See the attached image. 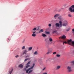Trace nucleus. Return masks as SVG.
<instances>
[{
  "label": "nucleus",
  "mask_w": 74,
  "mask_h": 74,
  "mask_svg": "<svg viewBox=\"0 0 74 74\" xmlns=\"http://www.w3.org/2000/svg\"><path fill=\"white\" fill-rule=\"evenodd\" d=\"M59 15H60V14H57L55 15L54 16L55 19H56V18H57V17H58V16H59Z\"/></svg>",
  "instance_id": "5"
},
{
  "label": "nucleus",
  "mask_w": 74,
  "mask_h": 74,
  "mask_svg": "<svg viewBox=\"0 0 74 74\" xmlns=\"http://www.w3.org/2000/svg\"><path fill=\"white\" fill-rule=\"evenodd\" d=\"M38 29H37V30H38Z\"/></svg>",
  "instance_id": "47"
},
{
  "label": "nucleus",
  "mask_w": 74,
  "mask_h": 74,
  "mask_svg": "<svg viewBox=\"0 0 74 74\" xmlns=\"http://www.w3.org/2000/svg\"><path fill=\"white\" fill-rule=\"evenodd\" d=\"M70 30V28L66 30V31H69Z\"/></svg>",
  "instance_id": "40"
},
{
  "label": "nucleus",
  "mask_w": 74,
  "mask_h": 74,
  "mask_svg": "<svg viewBox=\"0 0 74 74\" xmlns=\"http://www.w3.org/2000/svg\"><path fill=\"white\" fill-rule=\"evenodd\" d=\"M59 23L60 24L58 23H56L55 25L57 27H62V22L61 21H60Z\"/></svg>",
  "instance_id": "1"
},
{
  "label": "nucleus",
  "mask_w": 74,
  "mask_h": 74,
  "mask_svg": "<svg viewBox=\"0 0 74 74\" xmlns=\"http://www.w3.org/2000/svg\"><path fill=\"white\" fill-rule=\"evenodd\" d=\"M30 67V65H27L26 66V68H28V67Z\"/></svg>",
  "instance_id": "25"
},
{
  "label": "nucleus",
  "mask_w": 74,
  "mask_h": 74,
  "mask_svg": "<svg viewBox=\"0 0 74 74\" xmlns=\"http://www.w3.org/2000/svg\"><path fill=\"white\" fill-rule=\"evenodd\" d=\"M34 55H38V52H37V51H36L34 52Z\"/></svg>",
  "instance_id": "18"
},
{
  "label": "nucleus",
  "mask_w": 74,
  "mask_h": 74,
  "mask_svg": "<svg viewBox=\"0 0 74 74\" xmlns=\"http://www.w3.org/2000/svg\"><path fill=\"white\" fill-rule=\"evenodd\" d=\"M52 42H49L47 44V45H51V44H52Z\"/></svg>",
  "instance_id": "15"
},
{
  "label": "nucleus",
  "mask_w": 74,
  "mask_h": 74,
  "mask_svg": "<svg viewBox=\"0 0 74 74\" xmlns=\"http://www.w3.org/2000/svg\"><path fill=\"white\" fill-rule=\"evenodd\" d=\"M8 39L9 40V41H10V39H9V38Z\"/></svg>",
  "instance_id": "49"
},
{
  "label": "nucleus",
  "mask_w": 74,
  "mask_h": 74,
  "mask_svg": "<svg viewBox=\"0 0 74 74\" xmlns=\"http://www.w3.org/2000/svg\"><path fill=\"white\" fill-rule=\"evenodd\" d=\"M71 69V66H68L67 67V69L68 70V72H71V71H72V70Z\"/></svg>",
  "instance_id": "4"
},
{
  "label": "nucleus",
  "mask_w": 74,
  "mask_h": 74,
  "mask_svg": "<svg viewBox=\"0 0 74 74\" xmlns=\"http://www.w3.org/2000/svg\"><path fill=\"white\" fill-rule=\"evenodd\" d=\"M32 71H33V70L29 71L28 72V74H30V73H31V72H32Z\"/></svg>",
  "instance_id": "24"
},
{
  "label": "nucleus",
  "mask_w": 74,
  "mask_h": 74,
  "mask_svg": "<svg viewBox=\"0 0 74 74\" xmlns=\"http://www.w3.org/2000/svg\"><path fill=\"white\" fill-rule=\"evenodd\" d=\"M56 56L57 57H60V55L59 54H57Z\"/></svg>",
  "instance_id": "26"
},
{
  "label": "nucleus",
  "mask_w": 74,
  "mask_h": 74,
  "mask_svg": "<svg viewBox=\"0 0 74 74\" xmlns=\"http://www.w3.org/2000/svg\"><path fill=\"white\" fill-rule=\"evenodd\" d=\"M49 26L50 27L51 26V24H49Z\"/></svg>",
  "instance_id": "38"
},
{
  "label": "nucleus",
  "mask_w": 74,
  "mask_h": 74,
  "mask_svg": "<svg viewBox=\"0 0 74 74\" xmlns=\"http://www.w3.org/2000/svg\"><path fill=\"white\" fill-rule=\"evenodd\" d=\"M53 33H56V34H57L58 33V32H57L56 31H53Z\"/></svg>",
  "instance_id": "19"
},
{
  "label": "nucleus",
  "mask_w": 74,
  "mask_h": 74,
  "mask_svg": "<svg viewBox=\"0 0 74 74\" xmlns=\"http://www.w3.org/2000/svg\"><path fill=\"white\" fill-rule=\"evenodd\" d=\"M58 18L60 20H62V19H63V18H62V16H60L58 17Z\"/></svg>",
  "instance_id": "16"
},
{
  "label": "nucleus",
  "mask_w": 74,
  "mask_h": 74,
  "mask_svg": "<svg viewBox=\"0 0 74 74\" xmlns=\"http://www.w3.org/2000/svg\"><path fill=\"white\" fill-rule=\"evenodd\" d=\"M50 32H47V34H49Z\"/></svg>",
  "instance_id": "31"
},
{
  "label": "nucleus",
  "mask_w": 74,
  "mask_h": 74,
  "mask_svg": "<svg viewBox=\"0 0 74 74\" xmlns=\"http://www.w3.org/2000/svg\"><path fill=\"white\" fill-rule=\"evenodd\" d=\"M68 16H69V17H72V16H71V14H68Z\"/></svg>",
  "instance_id": "27"
},
{
  "label": "nucleus",
  "mask_w": 74,
  "mask_h": 74,
  "mask_svg": "<svg viewBox=\"0 0 74 74\" xmlns=\"http://www.w3.org/2000/svg\"><path fill=\"white\" fill-rule=\"evenodd\" d=\"M27 59H28V58H26V59H25L24 60V62H26V61H27V60H28Z\"/></svg>",
  "instance_id": "33"
},
{
  "label": "nucleus",
  "mask_w": 74,
  "mask_h": 74,
  "mask_svg": "<svg viewBox=\"0 0 74 74\" xmlns=\"http://www.w3.org/2000/svg\"><path fill=\"white\" fill-rule=\"evenodd\" d=\"M45 33H47V31H45Z\"/></svg>",
  "instance_id": "48"
},
{
  "label": "nucleus",
  "mask_w": 74,
  "mask_h": 74,
  "mask_svg": "<svg viewBox=\"0 0 74 74\" xmlns=\"http://www.w3.org/2000/svg\"><path fill=\"white\" fill-rule=\"evenodd\" d=\"M30 63V61H29L27 64V65H28V64H29Z\"/></svg>",
  "instance_id": "29"
},
{
  "label": "nucleus",
  "mask_w": 74,
  "mask_h": 74,
  "mask_svg": "<svg viewBox=\"0 0 74 74\" xmlns=\"http://www.w3.org/2000/svg\"><path fill=\"white\" fill-rule=\"evenodd\" d=\"M25 49V46H23L22 48V49Z\"/></svg>",
  "instance_id": "32"
},
{
  "label": "nucleus",
  "mask_w": 74,
  "mask_h": 74,
  "mask_svg": "<svg viewBox=\"0 0 74 74\" xmlns=\"http://www.w3.org/2000/svg\"><path fill=\"white\" fill-rule=\"evenodd\" d=\"M34 65H35V64H34V63L33 65V66L31 67L30 68H29V69H30V70H31V69H33V67H34Z\"/></svg>",
  "instance_id": "11"
},
{
  "label": "nucleus",
  "mask_w": 74,
  "mask_h": 74,
  "mask_svg": "<svg viewBox=\"0 0 74 74\" xmlns=\"http://www.w3.org/2000/svg\"><path fill=\"white\" fill-rule=\"evenodd\" d=\"M69 10L71 12H74V5H73L69 8Z\"/></svg>",
  "instance_id": "3"
},
{
  "label": "nucleus",
  "mask_w": 74,
  "mask_h": 74,
  "mask_svg": "<svg viewBox=\"0 0 74 74\" xmlns=\"http://www.w3.org/2000/svg\"><path fill=\"white\" fill-rule=\"evenodd\" d=\"M32 47H29L28 49V51H31V50L32 49Z\"/></svg>",
  "instance_id": "14"
},
{
  "label": "nucleus",
  "mask_w": 74,
  "mask_h": 74,
  "mask_svg": "<svg viewBox=\"0 0 74 74\" xmlns=\"http://www.w3.org/2000/svg\"><path fill=\"white\" fill-rule=\"evenodd\" d=\"M59 38H60V37H59Z\"/></svg>",
  "instance_id": "50"
},
{
  "label": "nucleus",
  "mask_w": 74,
  "mask_h": 74,
  "mask_svg": "<svg viewBox=\"0 0 74 74\" xmlns=\"http://www.w3.org/2000/svg\"><path fill=\"white\" fill-rule=\"evenodd\" d=\"M43 74H47V73H44Z\"/></svg>",
  "instance_id": "45"
},
{
  "label": "nucleus",
  "mask_w": 74,
  "mask_h": 74,
  "mask_svg": "<svg viewBox=\"0 0 74 74\" xmlns=\"http://www.w3.org/2000/svg\"><path fill=\"white\" fill-rule=\"evenodd\" d=\"M45 69V68H44L43 69V70L44 71Z\"/></svg>",
  "instance_id": "42"
},
{
  "label": "nucleus",
  "mask_w": 74,
  "mask_h": 74,
  "mask_svg": "<svg viewBox=\"0 0 74 74\" xmlns=\"http://www.w3.org/2000/svg\"><path fill=\"white\" fill-rule=\"evenodd\" d=\"M67 43L69 44V45H71L72 44L73 46L74 47V41H73L72 42V40L70 39V40H68L67 42Z\"/></svg>",
  "instance_id": "2"
},
{
  "label": "nucleus",
  "mask_w": 74,
  "mask_h": 74,
  "mask_svg": "<svg viewBox=\"0 0 74 74\" xmlns=\"http://www.w3.org/2000/svg\"><path fill=\"white\" fill-rule=\"evenodd\" d=\"M12 71H13V69H12L11 71L10 72V74H11Z\"/></svg>",
  "instance_id": "23"
},
{
  "label": "nucleus",
  "mask_w": 74,
  "mask_h": 74,
  "mask_svg": "<svg viewBox=\"0 0 74 74\" xmlns=\"http://www.w3.org/2000/svg\"><path fill=\"white\" fill-rule=\"evenodd\" d=\"M37 30V28L36 27H34L32 29V32L35 31Z\"/></svg>",
  "instance_id": "7"
},
{
  "label": "nucleus",
  "mask_w": 74,
  "mask_h": 74,
  "mask_svg": "<svg viewBox=\"0 0 74 74\" xmlns=\"http://www.w3.org/2000/svg\"><path fill=\"white\" fill-rule=\"evenodd\" d=\"M18 67L20 68L21 69H23V66L22 64H20L19 65Z\"/></svg>",
  "instance_id": "6"
},
{
  "label": "nucleus",
  "mask_w": 74,
  "mask_h": 74,
  "mask_svg": "<svg viewBox=\"0 0 74 74\" xmlns=\"http://www.w3.org/2000/svg\"><path fill=\"white\" fill-rule=\"evenodd\" d=\"M61 38H64L65 39L66 38V37L65 35H63V36L61 37Z\"/></svg>",
  "instance_id": "12"
},
{
  "label": "nucleus",
  "mask_w": 74,
  "mask_h": 74,
  "mask_svg": "<svg viewBox=\"0 0 74 74\" xmlns=\"http://www.w3.org/2000/svg\"><path fill=\"white\" fill-rule=\"evenodd\" d=\"M25 57H26V58H27V57H29V56H26Z\"/></svg>",
  "instance_id": "43"
},
{
  "label": "nucleus",
  "mask_w": 74,
  "mask_h": 74,
  "mask_svg": "<svg viewBox=\"0 0 74 74\" xmlns=\"http://www.w3.org/2000/svg\"><path fill=\"white\" fill-rule=\"evenodd\" d=\"M49 40L50 42H52L53 40L52 38H49Z\"/></svg>",
  "instance_id": "22"
},
{
  "label": "nucleus",
  "mask_w": 74,
  "mask_h": 74,
  "mask_svg": "<svg viewBox=\"0 0 74 74\" xmlns=\"http://www.w3.org/2000/svg\"><path fill=\"white\" fill-rule=\"evenodd\" d=\"M29 59H30V58H29Z\"/></svg>",
  "instance_id": "51"
},
{
  "label": "nucleus",
  "mask_w": 74,
  "mask_h": 74,
  "mask_svg": "<svg viewBox=\"0 0 74 74\" xmlns=\"http://www.w3.org/2000/svg\"><path fill=\"white\" fill-rule=\"evenodd\" d=\"M60 67H61V66H57L56 68V70H59V69H60Z\"/></svg>",
  "instance_id": "10"
},
{
  "label": "nucleus",
  "mask_w": 74,
  "mask_h": 74,
  "mask_svg": "<svg viewBox=\"0 0 74 74\" xmlns=\"http://www.w3.org/2000/svg\"><path fill=\"white\" fill-rule=\"evenodd\" d=\"M30 69L29 68L27 69V70L26 71V73H28V72H29V70H30Z\"/></svg>",
  "instance_id": "21"
},
{
  "label": "nucleus",
  "mask_w": 74,
  "mask_h": 74,
  "mask_svg": "<svg viewBox=\"0 0 74 74\" xmlns=\"http://www.w3.org/2000/svg\"><path fill=\"white\" fill-rule=\"evenodd\" d=\"M50 53V51H49L47 52V54H49Z\"/></svg>",
  "instance_id": "34"
},
{
  "label": "nucleus",
  "mask_w": 74,
  "mask_h": 74,
  "mask_svg": "<svg viewBox=\"0 0 74 74\" xmlns=\"http://www.w3.org/2000/svg\"><path fill=\"white\" fill-rule=\"evenodd\" d=\"M44 32V29H41L40 31H39V33H40L41 32Z\"/></svg>",
  "instance_id": "13"
},
{
  "label": "nucleus",
  "mask_w": 74,
  "mask_h": 74,
  "mask_svg": "<svg viewBox=\"0 0 74 74\" xmlns=\"http://www.w3.org/2000/svg\"><path fill=\"white\" fill-rule=\"evenodd\" d=\"M62 9L63 10V8H62L61 9H60L58 10V11H59V12H60V11H61Z\"/></svg>",
  "instance_id": "30"
},
{
  "label": "nucleus",
  "mask_w": 74,
  "mask_h": 74,
  "mask_svg": "<svg viewBox=\"0 0 74 74\" xmlns=\"http://www.w3.org/2000/svg\"><path fill=\"white\" fill-rule=\"evenodd\" d=\"M25 42V40H24L23 41V43H24V42Z\"/></svg>",
  "instance_id": "44"
},
{
  "label": "nucleus",
  "mask_w": 74,
  "mask_h": 74,
  "mask_svg": "<svg viewBox=\"0 0 74 74\" xmlns=\"http://www.w3.org/2000/svg\"><path fill=\"white\" fill-rule=\"evenodd\" d=\"M27 52V51L26 50H25L24 51V52L23 53V55H24V54H26V53Z\"/></svg>",
  "instance_id": "9"
},
{
  "label": "nucleus",
  "mask_w": 74,
  "mask_h": 74,
  "mask_svg": "<svg viewBox=\"0 0 74 74\" xmlns=\"http://www.w3.org/2000/svg\"><path fill=\"white\" fill-rule=\"evenodd\" d=\"M64 42H63V45H64Z\"/></svg>",
  "instance_id": "46"
},
{
  "label": "nucleus",
  "mask_w": 74,
  "mask_h": 74,
  "mask_svg": "<svg viewBox=\"0 0 74 74\" xmlns=\"http://www.w3.org/2000/svg\"><path fill=\"white\" fill-rule=\"evenodd\" d=\"M55 54H56V52H54L53 53V55H55Z\"/></svg>",
  "instance_id": "35"
},
{
  "label": "nucleus",
  "mask_w": 74,
  "mask_h": 74,
  "mask_svg": "<svg viewBox=\"0 0 74 74\" xmlns=\"http://www.w3.org/2000/svg\"><path fill=\"white\" fill-rule=\"evenodd\" d=\"M46 35L45 34H42V36L43 37H45L46 36Z\"/></svg>",
  "instance_id": "20"
},
{
  "label": "nucleus",
  "mask_w": 74,
  "mask_h": 74,
  "mask_svg": "<svg viewBox=\"0 0 74 74\" xmlns=\"http://www.w3.org/2000/svg\"><path fill=\"white\" fill-rule=\"evenodd\" d=\"M45 42H47V39L45 38Z\"/></svg>",
  "instance_id": "37"
},
{
  "label": "nucleus",
  "mask_w": 74,
  "mask_h": 74,
  "mask_svg": "<svg viewBox=\"0 0 74 74\" xmlns=\"http://www.w3.org/2000/svg\"><path fill=\"white\" fill-rule=\"evenodd\" d=\"M32 37H36V34H32Z\"/></svg>",
  "instance_id": "17"
},
{
  "label": "nucleus",
  "mask_w": 74,
  "mask_h": 74,
  "mask_svg": "<svg viewBox=\"0 0 74 74\" xmlns=\"http://www.w3.org/2000/svg\"><path fill=\"white\" fill-rule=\"evenodd\" d=\"M33 34H35L36 33V31L32 32Z\"/></svg>",
  "instance_id": "28"
},
{
  "label": "nucleus",
  "mask_w": 74,
  "mask_h": 74,
  "mask_svg": "<svg viewBox=\"0 0 74 74\" xmlns=\"http://www.w3.org/2000/svg\"><path fill=\"white\" fill-rule=\"evenodd\" d=\"M66 23H63L62 24L63 26H66L67 25V21H66Z\"/></svg>",
  "instance_id": "8"
},
{
  "label": "nucleus",
  "mask_w": 74,
  "mask_h": 74,
  "mask_svg": "<svg viewBox=\"0 0 74 74\" xmlns=\"http://www.w3.org/2000/svg\"><path fill=\"white\" fill-rule=\"evenodd\" d=\"M15 57L16 58H18V57H19V56L18 55L16 56Z\"/></svg>",
  "instance_id": "39"
},
{
  "label": "nucleus",
  "mask_w": 74,
  "mask_h": 74,
  "mask_svg": "<svg viewBox=\"0 0 74 74\" xmlns=\"http://www.w3.org/2000/svg\"><path fill=\"white\" fill-rule=\"evenodd\" d=\"M64 42V43H65V44H67V42H66V41Z\"/></svg>",
  "instance_id": "41"
},
{
  "label": "nucleus",
  "mask_w": 74,
  "mask_h": 74,
  "mask_svg": "<svg viewBox=\"0 0 74 74\" xmlns=\"http://www.w3.org/2000/svg\"><path fill=\"white\" fill-rule=\"evenodd\" d=\"M26 68H25L24 69V70H25V71H26V70H27V69Z\"/></svg>",
  "instance_id": "36"
}]
</instances>
